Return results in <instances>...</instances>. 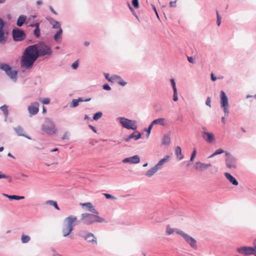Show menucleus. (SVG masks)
Instances as JSON below:
<instances>
[{
  "label": "nucleus",
  "instance_id": "46",
  "mask_svg": "<svg viewBox=\"0 0 256 256\" xmlns=\"http://www.w3.org/2000/svg\"><path fill=\"white\" fill-rule=\"evenodd\" d=\"M210 102H211V100H210V97H208L206 99V104L210 106V107H211V105H210Z\"/></svg>",
  "mask_w": 256,
  "mask_h": 256
},
{
  "label": "nucleus",
  "instance_id": "32",
  "mask_svg": "<svg viewBox=\"0 0 256 256\" xmlns=\"http://www.w3.org/2000/svg\"><path fill=\"white\" fill-rule=\"evenodd\" d=\"M224 152V150L222 149L217 150L214 154H211L208 158H211L214 156L216 155L220 154Z\"/></svg>",
  "mask_w": 256,
  "mask_h": 256
},
{
  "label": "nucleus",
  "instance_id": "2",
  "mask_svg": "<svg viewBox=\"0 0 256 256\" xmlns=\"http://www.w3.org/2000/svg\"><path fill=\"white\" fill-rule=\"evenodd\" d=\"M78 222L79 220L76 216L71 215L66 218L64 220V224L62 230L63 236H68L73 230L74 226Z\"/></svg>",
  "mask_w": 256,
  "mask_h": 256
},
{
  "label": "nucleus",
  "instance_id": "64",
  "mask_svg": "<svg viewBox=\"0 0 256 256\" xmlns=\"http://www.w3.org/2000/svg\"><path fill=\"white\" fill-rule=\"evenodd\" d=\"M84 45H85L86 46H89V45H90V42H84Z\"/></svg>",
  "mask_w": 256,
  "mask_h": 256
},
{
  "label": "nucleus",
  "instance_id": "42",
  "mask_svg": "<svg viewBox=\"0 0 256 256\" xmlns=\"http://www.w3.org/2000/svg\"><path fill=\"white\" fill-rule=\"evenodd\" d=\"M78 104V100L76 99L73 100L72 102V106L76 107Z\"/></svg>",
  "mask_w": 256,
  "mask_h": 256
},
{
  "label": "nucleus",
  "instance_id": "55",
  "mask_svg": "<svg viewBox=\"0 0 256 256\" xmlns=\"http://www.w3.org/2000/svg\"><path fill=\"white\" fill-rule=\"evenodd\" d=\"M105 76H106V78L108 79L109 81H110V82L112 81V78H109V74H106Z\"/></svg>",
  "mask_w": 256,
  "mask_h": 256
},
{
  "label": "nucleus",
  "instance_id": "48",
  "mask_svg": "<svg viewBox=\"0 0 256 256\" xmlns=\"http://www.w3.org/2000/svg\"><path fill=\"white\" fill-rule=\"evenodd\" d=\"M50 102V100L49 98H44L42 102L44 104H48Z\"/></svg>",
  "mask_w": 256,
  "mask_h": 256
},
{
  "label": "nucleus",
  "instance_id": "27",
  "mask_svg": "<svg viewBox=\"0 0 256 256\" xmlns=\"http://www.w3.org/2000/svg\"><path fill=\"white\" fill-rule=\"evenodd\" d=\"M4 196L8 198L10 200H19L24 198V196H18L16 195H10L9 196L6 194H4Z\"/></svg>",
  "mask_w": 256,
  "mask_h": 256
},
{
  "label": "nucleus",
  "instance_id": "57",
  "mask_svg": "<svg viewBox=\"0 0 256 256\" xmlns=\"http://www.w3.org/2000/svg\"><path fill=\"white\" fill-rule=\"evenodd\" d=\"M50 9L53 14H56V12L54 10V8L52 6H50Z\"/></svg>",
  "mask_w": 256,
  "mask_h": 256
},
{
  "label": "nucleus",
  "instance_id": "30",
  "mask_svg": "<svg viewBox=\"0 0 256 256\" xmlns=\"http://www.w3.org/2000/svg\"><path fill=\"white\" fill-rule=\"evenodd\" d=\"M50 23L52 25V28H58L60 27V24L52 18L50 20Z\"/></svg>",
  "mask_w": 256,
  "mask_h": 256
},
{
  "label": "nucleus",
  "instance_id": "45",
  "mask_svg": "<svg viewBox=\"0 0 256 256\" xmlns=\"http://www.w3.org/2000/svg\"><path fill=\"white\" fill-rule=\"evenodd\" d=\"M78 62L76 61L72 65V67L73 69L76 70L78 68Z\"/></svg>",
  "mask_w": 256,
  "mask_h": 256
},
{
  "label": "nucleus",
  "instance_id": "54",
  "mask_svg": "<svg viewBox=\"0 0 256 256\" xmlns=\"http://www.w3.org/2000/svg\"><path fill=\"white\" fill-rule=\"evenodd\" d=\"M210 76H211L212 80L213 81H215L217 79V78L214 76V74L212 73L211 74Z\"/></svg>",
  "mask_w": 256,
  "mask_h": 256
},
{
  "label": "nucleus",
  "instance_id": "47",
  "mask_svg": "<svg viewBox=\"0 0 256 256\" xmlns=\"http://www.w3.org/2000/svg\"><path fill=\"white\" fill-rule=\"evenodd\" d=\"M154 124H152V122L151 123V124L149 126L148 130H147V132H148V136H149L150 134V130L152 128V126H153Z\"/></svg>",
  "mask_w": 256,
  "mask_h": 256
},
{
  "label": "nucleus",
  "instance_id": "41",
  "mask_svg": "<svg viewBox=\"0 0 256 256\" xmlns=\"http://www.w3.org/2000/svg\"><path fill=\"white\" fill-rule=\"evenodd\" d=\"M173 100L174 102H176L178 100V94H177V90H174V98Z\"/></svg>",
  "mask_w": 256,
  "mask_h": 256
},
{
  "label": "nucleus",
  "instance_id": "20",
  "mask_svg": "<svg viewBox=\"0 0 256 256\" xmlns=\"http://www.w3.org/2000/svg\"><path fill=\"white\" fill-rule=\"evenodd\" d=\"M224 176L226 177V178L234 185L237 186L238 185V182L236 180V179L232 176L228 172H226L224 174Z\"/></svg>",
  "mask_w": 256,
  "mask_h": 256
},
{
  "label": "nucleus",
  "instance_id": "14",
  "mask_svg": "<svg viewBox=\"0 0 256 256\" xmlns=\"http://www.w3.org/2000/svg\"><path fill=\"white\" fill-rule=\"evenodd\" d=\"M202 136L208 142L211 143L214 140V136L212 132H202Z\"/></svg>",
  "mask_w": 256,
  "mask_h": 256
},
{
  "label": "nucleus",
  "instance_id": "52",
  "mask_svg": "<svg viewBox=\"0 0 256 256\" xmlns=\"http://www.w3.org/2000/svg\"><path fill=\"white\" fill-rule=\"evenodd\" d=\"M176 6V1L170 2V7H174Z\"/></svg>",
  "mask_w": 256,
  "mask_h": 256
},
{
  "label": "nucleus",
  "instance_id": "24",
  "mask_svg": "<svg viewBox=\"0 0 256 256\" xmlns=\"http://www.w3.org/2000/svg\"><path fill=\"white\" fill-rule=\"evenodd\" d=\"M26 18V16L24 15L20 16L17 20V26H22L24 23Z\"/></svg>",
  "mask_w": 256,
  "mask_h": 256
},
{
  "label": "nucleus",
  "instance_id": "7",
  "mask_svg": "<svg viewBox=\"0 0 256 256\" xmlns=\"http://www.w3.org/2000/svg\"><path fill=\"white\" fill-rule=\"evenodd\" d=\"M120 122L123 127L127 129H132L133 130L136 129L137 126L135 121L129 120L124 118H120Z\"/></svg>",
  "mask_w": 256,
  "mask_h": 256
},
{
  "label": "nucleus",
  "instance_id": "23",
  "mask_svg": "<svg viewBox=\"0 0 256 256\" xmlns=\"http://www.w3.org/2000/svg\"><path fill=\"white\" fill-rule=\"evenodd\" d=\"M58 30L54 36V39L56 42H59L62 38V30L61 28H58Z\"/></svg>",
  "mask_w": 256,
  "mask_h": 256
},
{
  "label": "nucleus",
  "instance_id": "10",
  "mask_svg": "<svg viewBox=\"0 0 256 256\" xmlns=\"http://www.w3.org/2000/svg\"><path fill=\"white\" fill-rule=\"evenodd\" d=\"M12 34L13 38L16 41H22L26 38L24 32L18 28L13 30Z\"/></svg>",
  "mask_w": 256,
  "mask_h": 256
},
{
  "label": "nucleus",
  "instance_id": "35",
  "mask_svg": "<svg viewBox=\"0 0 256 256\" xmlns=\"http://www.w3.org/2000/svg\"><path fill=\"white\" fill-rule=\"evenodd\" d=\"M15 130L18 135H20V136L24 135V134H23L24 130H23V129L21 127L18 126V127L15 128Z\"/></svg>",
  "mask_w": 256,
  "mask_h": 256
},
{
  "label": "nucleus",
  "instance_id": "3",
  "mask_svg": "<svg viewBox=\"0 0 256 256\" xmlns=\"http://www.w3.org/2000/svg\"><path fill=\"white\" fill-rule=\"evenodd\" d=\"M98 214L84 213L81 214L80 220L86 224H91L96 222H104V219L98 216Z\"/></svg>",
  "mask_w": 256,
  "mask_h": 256
},
{
  "label": "nucleus",
  "instance_id": "15",
  "mask_svg": "<svg viewBox=\"0 0 256 256\" xmlns=\"http://www.w3.org/2000/svg\"><path fill=\"white\" fill-rule=\"evenodd\" d=\"M80 204L82 208L86 207V210L89 212L94 214H98V212L91 202L80 203Z\"/></svg>",
  "mask_w": 256,
  "mask_h": 256
},
{
  "label": "nucleus",
  "instance_id": "33",
  "mask_svg": "<svg viewBox=\"0 0 256 256\" xmlns=\"http://www.w3.org/2000/svg\"><path fill=\"white\" fill-rule=\"evenodd\" d=\"M102 112H96V114H94L93 119L94 120H99L100 118H102Z\"/></svg>",
  "mask_w": 256,
  "mask_h": 256
},
{
  "label": "nucleus",
  "instance_id": "50",
  "mask_svg": "<svg viewBox=\"0 0 256 256\" xmlns=\"http://www.w3.org/2000/svg\"><path fill=\"white\" fill-rule=\"evenodd\" d=\"M103 88L106 90H110V87L108 84H105L103 86Z\"/></svg>",
  "mask_w": 256,
  "mask_h": 256
},
{
  "label": "nucleus",
  "instance_id": "28",
  "mask_svg": "<svg viewBox=\"0 0 256 256\" xmlns=\"http://www.w3.org/2000/svg\"><path fill=\"white\" fill-rule=\"evenodd\" d=\"M170 142V138L169 136L164 135L162 139V143L164 145H167Z\"/></svg>",
  "mask_w": 256,
  "mask_h": 256
},
{
  "label": "nucleus",
  "instance_id": "11",
  "mask_svg": "<svg viewBox=\"0 0 256 256\" xmlns=\"http://www.w3.org/2000/svg\"><path fill=\"white\" fill-rule=\"evenodd\" d=\"M4 22L0 18V44H4L6 40V32L4 30Z\"/></svg>",
  "mask_w": 256,
  "mask_h": 256
},
{
  "label": "nucleus",
  "instance_id": "13",
  "mask_svg": "<svg viewBox=\"0 0 256 256\" xmlns=\"http://www.w3.org/2000/svg\"><path fill=\"white\" fill-rule=\"evenodd\" d=\"M211 166L210 164H204L200 162H198L196 163L194 166V169L196 170L202 172L207 169Z\"/></svg>",
  "mask_w": 256,
  "mask_h": 256
},
{
  "label": "nucleus",
  "instance_id": "29",
  "mask_svg": "<svg viewBox=\"0 0 256 256\" xmlns=\"http://www.w3.org/2000/svg\"><path fill=\"white\" fill-rule=\"evenodd\" d=\"M176 230H179L178 229L172 228H170V225L166 226V234L168 235H170L172 234L173 232H176Z\"/></svg>",
  "mask_w": 256,
  "mask_h": 256
},
{
  "label": "nucleus",
  "instance_id": "61",
  "mask_svg": "<svg viewBox=\"0 0 256 256\" xmlns=\"http://www.w3.org/2000/svg\"><path fill=\"white\" fill-rule=\"evenodd\" d=\"M36 4H38V5H40V4H42V0H38L36 2Z\"/></svg>",
  "mask_w": 256,
  "mask_h": 256
},
{
  "label": "nucleus",
  "instance_id": "21",
  "mask_svg": "<svg viewBox=\"0 0 256 256\" xmlns=\"http://www.w3.org/2000/svg\"><path fill=\"white\" fill-rule=\"evenodd\" d=\"M141 137V134L138 132H136L131 134L128 138H126V141L128 142L130 139L134 138L135 140H138Z\"/></svg>",
  "mask_w": 256,
  "mask_h": 256
},
{
  "label": "nucleus",
  "instance_id": "60",
  "mask_svg": "<svg viewBox=\"0 0 256 256\" xmlns=\"http://www.w3.org/2000/svg\"><path fill=\"white\" fill-rule=\"evenodd\" d=\"M253 244L254 245V248L255 249H256V239H255L254 240V242H253Z\"/></svg>",
  "mask_w": 256,
  "mask_h": 256
},
{
  "label": "nucleus",
  "instance_id": "4",
  "mask_svg": "<svg viewBox=\"0 0 256 256\" xmlns=\"http://www.w3.org/2000/svg\"><path fill=\"white\" fill-rule=\"evenodd\" d=\"M169 158L170 156H165L163 158L160 160L154 167L148 170L146 173V176L149 178L152 176L159 170L162 168V165L166 162H168Z\"/></svg>",
  "mask_w": 256,
  "mask_h": 256
},
{
  "label": "nucleus",
  "instance_id": "18",
  "mask_svg": "<svg viewBox=\"0 0 256 256\" xmlns=\"http://www.w3.org/2000/svg\"><path fill=\"white\" fill-rule=\"evenodd\" d=\"M116 82L122 86H125L126 82H125L120 76H113V82Z\"/></svg>",
  "mask_w": 256,
  "mask_h": 256
},
{
  "label": "nucleus",
  "instance_id": "36",
  "mask_svg": "<svg viewBox=\"0 0 256 256\" xmlns=\"http://www.w3.org/2000/svg\"><path fill=\"white\" fill-rule=\"evenodd\" d=\"M0 110L2 111L5 116L8 115V107L6 106H2L0 107Z\"/></svg>",
  "mask_w": 256,
  "mask_h": 256
},
{
  "label": "nucleus",
  "instance_id": "59",
  "mask_svg": "<svg viewBox=\"0 0 256 256\" xmlns=\"http://www.w3.org/2000/svg\"><path fill=\"white\" fill-rule=\"evenodd\" d=\"M34 26L36 27V28H39V24L36 23V24H34Z\"/></svg>",
  "mask_w": 256,
  "mask_h": 256
},
{
  "label": "nucleus",
  "instance_id": "58",
  "mask_svg": "<svg viewBox=\"0 0 256 256\" xmlns=\"http://www.w3.org/2000/svg\"><path fill=\"white\" fill-rule=\"evenodd\" d=\"M6 177L7 176L6 175L2 174L1 172H0V179L2 178H6Z\"/></svg>",
  "mask_w": 256,
  "mask_h": 256
},
{
  "label": "nucleus",
  "instance_id": "38",
  "mask_svg": "<svg viewBox=\"0 0 256 256\" xmlns=\"http://www.w3.org/2000/svg\"><path fill=\"white\" fill-rule=\"evenodd\" d=\"M34 34L36 37L38 38L40 36V30L39 28H36L34 30Z\"/></svg>",
  "mask_w": 256,
  "mask_h": 256
},
{
  "label": "nucleus",
  "instance_id": "12",
  "mask_svg": "<svg viewBox=\"0 0 256 256\" xmlns=\"http://www.w3.org/2000/svg\"><path fill=\"white\" fill-rule=\"evenodd\" d=\"M236 250L238 252L241 254L247 256L252 254L254 248L250 246H242L240 248H238L236 249Z\"/></svg>",
  "mask_w": 256,
  "mask_h": 256
},
{
  "label": "nucleus",
  "instance_id": "1",
  "mask_svg": "<svg viewBox=\"0 0 256 256\" xmlns=\"http://www.w3.org/2000/svg\"><path fill=\"white\" fill-rule=\"evenodd\" d=\"M51 53L50 48L44 42L30 46L26 48L22 56L21 67L30 69L39 56L50 54Z\"/></svg>",
  "mask_w": 256,
  "mask_h": 256
},
{
  "label": "nucleus",
  "instance_id": "44",
  "mask_svg": "<svg viewBox=\"0 0 256 256\" xmlns=\"http://www.w3.org/2000/svg\"><path fill=\"white\" fill-rule=\"evenodd\" d=\"M78 100V102H88L91 100V98H87L86 100H83L82 98H79L78 99H76Z\"/></svg>",
  "mask_w": 256,
  "mask_h": 256
},
{
  "label": "nucleus",
  "instance_id": "51",
  "mask_svg": "<svg viewBox=\"0 0 256 256\" xmlns=\"http://www.w3.org/2000/svg\"><path fill=\"white\" fill-rule=\"evenodd\" d=\"M68 132H65V133L64 134L62 137V140L68 139Z\"/></svg>",
  "mask_w": 256,
  "mask_h": 256
},
{
  "label": "nucleus",
  "instance_id": "63",
  "mask_svg": "<svg viewBox=\"0 0 256 256\" xmlns=\"http://www.w3.org/2000/svg\"><path fill=\"white\" fill-rule=\"evenodd\" d=\"M222 122L224 124H225L226 121H225V118H224V117H222Z\"/></svg>",
  "mask_w": 256,
  "mask_h": 256
},
{
  "label": "nucleus",
  "instance_id": "40",
  "mask_svg": "<svg viewBox=\"0 0 256 256\" xmlns=\"http://www.w3.org/2000/svg\"><path fill=\"white\" fill-rule=\"evenodd\" d=\"M216 16H217V21L216 23L218 26H219L221 22V18L218 12H216Z\"/></svg>",
  "mask_w": 256,
  "mask_h": 256
},
{
  "label": "nucleus",
  "instance_id": "5",
  "mask_svg": "<svg viewBox=\"0 0 256 256\" xmlns=\"http://www.w3.org/2000/svg\"><path fill=\"white\" fill-rule=\"evenodd\" d=\"M42 130L48 134L50 135L56 132V128L54 122L49 118H46L42 125Z\"/></svg>",
  "mask_w": 256,
  "mask_h": 256
},
{
  "label": "nucleus",
  "instance_id": "26",
  "mask_svg": "<svg viewBox=\"0 0 256 256\" xmlns=\"http://www.w3.org/2000/svg\"><path fill=\"white\" fill-rule=\"evenodd\" d=\"M166 120L164 118H160L154 120L152 122V124H158L162 126H164L165 124Z\"/></svg>",
  "mask_w": 256,
  "mask_h": 256
},
{
  "label": "nucleus",
  "instance_id": "34",
  "mask_svg": "<svg viewBox=\"0 0 256 256\" xmlns=\"http://www.w3.org/2000/svg\"><path fill=\"white\" fill-rule=\"evenodd\" d=\"M22 242L23 243H26L30 240V237L26 235H22L21 238Z\"/></svg>",
  "mask_w": 256,
  "mask_h": 256
},
{
  "label": "nucleus",
  "instance_id": "37",
  "mask_svg": "<svg viewBox=\"0 0 256 256\" xmlns=\"http://www.w3.org/2000/svg\"><path fill=\"white\" fill-rule=\"evenodd\" d=\"M196 148H194V150H193V152L192 154V155H191V158H190V161H193L196 156Z\"/></svg>",
  "mask_w": 256,
  "mask_h": 256
},
{
  "label": "nucleus",
  "instance_id": "17",
  "mask_svg": "<svg viewBox=\"0 0 256 256\" xmlns=\"http://www.w3.org/2000/svg\"><path fill=\"white\" fill-rule=\"evenodd\" d=\"M140 157L138 155H136L130 158H124L122 162L124 163L128 162L130 164H135L140 162Z\"/></svg>",
  "mask_w": 256,
  "mask_h": 256
},
{
  "label": "nucleus",
  "instance_id": "9",
  "mask_svg": "<svg viewBox=\"0 0 256 256\" xmlns=\"http://www.w3.org/2000/svg\"><path fill=\"white\" fill-rule=\"evenodd\" d=\"M220 104L224 109L225 116H227L228 114V98L224 91L220 92Z\"/></svg>",
  "mask_w": 256,
  "mask_h": 256
},
{
  "label": "nucleus",
  "instance_id": "62",
  "mask_svg": "<svg viewBox=\"0 0 256 256\" xmlns=\"http://www.w3.org/2000/svg\"><path fill=\"white\" fill-rule=\"evenodd\" d=\"M253 252L252 253V254H254V256H256V249H255L254 248V250L252 252Z\"/></svg>",
  "mask_w": 256,
  "mask_h": 256
},
{
  "label": "nucleus",
  "instance_id": "16",
  "mask_svg": "<svg viewBox=\"0 0 256 256\" xmlns=\"http://www.w3.org/2000/svg\"><path fill=\"white\" fill-rule=\"evenodd\" d=\"M39 104L37 102H35L32 104L28 108V110L30 114L31 115H34L36 114L38 112Z\"/></svg>",
  "mask_w": 256,
  "mask_h": 256
},
{
  "label": "nucleus",
  "instance_id": "49",
  "mask_svg": "<svg viewBox=\"0 0 256 256\" xmlns=\"http://www.w3.org/2000/svg\"><path fill=\"white\" fill-rule=\"evenodd\" d=\"M188 62L190 63H194V58L192 56H188Z\"/></svg>",
  "mask_w": 256,
  "mask_h": 256
},
{
  "label": "nucleus",
  "instance_id": "31",
  "mask_svg": "<svg viewBox=\"0 0 256 256\" xmlns=\"http://www.w3.org/2000/svg\"><path fill=\"white\" fill-rule=\"evenodd\" d=\"M46 204H49L51 206H52L58 210H60V208L58 206L57 203L56 202L52 200H49L46 202Z\"/></svg>",
  "mask_w": 256,
  "mask_h": 256
},
{
  "label": "nucleus",
  "instance_id": "53",
  "mask_svg": "<svg viewBox=\"0 0 256 256\" xmlns=\"http://www.w3.org/2000/svg\"><path fill=\"white\" fill-rule=\"evenodd\" d=\"M104 195L106 198L110 199L112 198V195L108 194H103Z\"/></svg>",
  "mask_w": 256,
  "mask_h": 256
},
{
  "label": "nucleus",
  "instance_id": "6",
  "mask_svg": "<svg viewBox=\"0 0 256 256\" xmlns=\"http://www.w3.org/2000/svg\"><path fill=\"white\" fill-rule=\"evenodd\" d=\"M176 233L182 236L185 240L194 249L197 248L196 241L194 238L181 230H176Z\"/></svg>",
  "mask_w": 256,
  "mask_h": 256
},
{
  "label": "nucleus",
  "instance_id": "39",
  "mask_svg": "<svg viewBox=\"0 0 256 256\" xmlns=\"http://www.w3.org/2000/svg\"><path fill=\"white\" fill-rule=\"evenodd\" d=\"M132 4L136 8L139 7L138 0H132Z\"/></svg>",
  "mask_w": 256,
  "mask_h": 256
},
{
  "label": "nucleus",
  "instance_id": "56",
  "mask_svg": "<svg viewBox=\"0 0 256 256\" xmlns=\"http://www.w3.org/2000/svg\"><path fill=\"white\" fill-rule=\"evenodd\" d=\"M89 127L94 132H96V128L93 126H91V125H89Z\"/></svg>",
  "mask_w": 256,
  "mask_h": 256
},
{
  "label": "nucleus",
  "instance_id": "19",
  "mask_svg": "<svg viewBox=\"0 0 256 256\" xmlns=\"http://www.w3.org/2000/svg\"><path fill=\"white\" fill-rule=\"evenodd\" d=\"M226 164L229 168H235L236 167L235 160L232 158H228L226 160Z\"/></svg>",
  "mask_w": 256,
  "mask_h": 256
},
{
  "label": "nucleus",
  "instance_id": "43",
  "mask_svg": "<svg viewBox=\"0 0 256 256\" xmlns=\"http://www.w3.org/2000/svg\"><path fill=\"white\" fill-rule=\"evenodd\" d=\"M170 82H171V83L172 84L173 90H176V82H174V80L173 78H172V79H170Z\"/></svg>",
  "mask_w": 256,
  "mask_h": 256
},
{
  "label": "nucleus",
  "instance_id": "22",
  "mask_svg": "<svg viewBox=\"0 0 256 256\" xmlns=\"http://www.w3.org/2000/svg\"><path fill=\"white\" fill-rule=\"evenodd\" d=\"M84 239L88 242H96V238L94 236L91 234L88 233L84 236Z\"/></svg>",
  "mask_w": 256,
  "mask_h": 256
},
{
  "label": "nucleus",
  "instance_id": "25",
  "mask_svg": "<svg viewBox=\"0 0 256 256\" xmlns=\"http://www.w3.org/2000/svg\"><path fill=\"white\" fill-rule=\"evenodd\" d=\"M176 154L179 160H181L183 158L184 156L182 154V150L180 146H177L175 150Z\"/></svg>",
  "mask_w": 256,
  "mask_h": 256
},
{
  "label": "nucleus",
  "instance_id": "8",
  "mask_svg": "<svg viewBox=\"0 0 256 256\" xmlns=\"http://www.w3.org/2000/svg\"><path fill=\"white\" fill-rule=\"evenodd\" d=\"M0 69L4 71L6 74L12 78H16L17 76L16 70H12L10 66L6 64L0 63Z\"/></svg>",
  "mask_w": 256,
  "mask_h": 256
}]
</instances>
